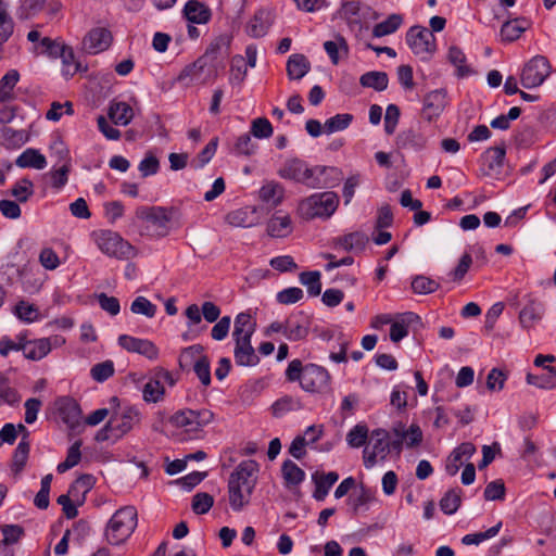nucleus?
<instances>
[{
    "label": "nucleus",
    "mask_w": 556,
    "mask_h": 556,
    "mask_svg": "<svg viewBox=\"0 0 556 556\" xmlns=\"http://www.w3.org/2000/svg\"><path fill=\"white\" fill-rule=\"evenodd\" d=\"M213 419L214 414L210 409H185L175 413L170 417V422L173 426L182 428L188 432H195L211 424Z\"/></svg>",
    "instance_id": "obj_10"
},
{
    "label": "nucleus",
    "mask_w": 556,
    "mask_h": 556,
    "mask_svg": "<svg viewBox=\"0 0 556 556\" xmlns=\"http://www.w3.org/2000/svg\"><path fill=\"white\" fill-rule=\"evenodd\" d=\"M112 42V35L109 29L104 27H97L91 29L83 41V47L89 54H98L106 50Z\"/></svg>",
    "instance_id": "obj_15"
},
{
    "label": "nucleus",
    "mask_w": 556,
    "mask_h": 556,
    "mask_svg": "<svg viewBox=\"0 0 556 556\" xmlns=\"http://www.w3.org/2000/svg\"><path fill=\"white\" fill-rule=\"evenodd\" d=\"M503 526L502 521H498L495 526L489 528L483 532L468 533L463 536L462 543L465 545H479L483 541L490 540L498 534Z\"/></svg>",
    "instance_id": "obj_50"
},
{
    "label": "nucleus",
    "mask_w": 556,
    "mask_h": 556,
    "mask_svg": "<svg viewBox=\"0 0 556 556\" xmlns=\"http://www.w3.org/2000/svg\"><path fill=\"white\" fill-rule=\"evenodd\" d=\"M225 220L232 227L250 228L260 223L261 216L256 206H244L229 212Z\"/></svg>",
    "instance_id": "obj_17"
},
{
    "label": "nucleus",
    "mask_w": 556,
    "mask_h": 556,
    "mask_svg": "<svg viewBox=\"0 0 556 556\" xmlns=\"http://www.w3.org/2000/svg\"><path fill=\"white\" fill-rule=\"evenodd\" d=\"M403 17L400 14H391L387 20L376 24L372 29L375 38L384 37L394 34L402 25Z\"/></svg>",
    "instance_id": "obj_38"
},
{
    "label": "nucleus",
    "mask_w": 556,
    "mask_h": 556,
    "mask_svg": "<svg viewBox=\"0 0 556 556\" xmlns=\"http://www.w3.org/2000/svg\"><path fill=\"white\" fill-rule=\"evenodd\" d=\"M81 441H75L67 450L66 458L64 462L60 463L56 467L59 473H64L71 468L75 467L81 458L80 453Z\"/></svg>",
    "instance_id": "obj_51"
},
{
    "label": "nucleus",
    "mask_w": 556,
    "mask_h": 556,
    "mask_svg": "<svg viewBox=\"0 0 556 556\" xmlns=\"http://www.w3.org/2000/svg\"><path fill=\"white\" fill-rule=\"evenodd\" d=\"M138 526V514L135 506L127 505L117 509L108 520L103 536L113 546L128 541Z\"/></svg>",
    "instance_id": "obj_3"
},
{
    "label": "nucleus",
    "mask_w": 556,
    "mask_h": 556,
    "mask_svg": "<svg viewBox=\"0 0 556 556\" xmlns=\"http://www.w3.org/2000/svg\"><path fill=\"white\" fill-rule=\"evenodd\" d=\"M420 323V317L413 312L396 314L390 327V339L392 342H400L408 336L409 327Z\"/></svg>",
    "instance_id": "obj_20"
},
{
    "label": "nucleus",
    "mask_w": 556,
    "mask_h": 556,
    "mask_svg": "<svg viewBox=\"0 0 556 556\" xmlns=\"http://www.w3.org/2000/svg\"><path fill=\"white\" fill-rule=\"evenodd\" d=\"M60 59L62 60V75L66 79L81 71V65L76 61L74 51L71 47L67 46V48L63 50Z\"/></svg>",
    "instance_id": "obj_47"
},
{
    "label": "nucleus",
    "mask_w": 556,
    "mask_h": 556,
    "mask_svg": "<svg viewBox=\"0 0 556 556\" xmlns=\"http://www.w3.org/2000/svg\"><path fill=\"white\" fill-rule=\"evenodd\" d=\"M248 66L242 55H235L230 64L229 83L240 85L247 77Z\"/></svg>",
    "instance_id": "obj_52"
},
{
    "label": "nucleus",
    "mask_w": 556,
    "mask_h": 556,
    "mask_svg": "<svg viewBox=\"0 0 556 556\" xmlns=\"http://www.w3.org/2000/svg\"><path fill=\"white\" fill-rule=\"evenodd\" d=\"M251 134L257 139H267L273 135V126L265 117H257L251 123Z\"/></svg>",
    "instance_id": "obj_64"
},
{
    "label": "nucleus",
    "mask_w": 556,
    "mask_h": 556,
    "mask_svg": "<svg viewBox=\"0 0 556 556\" xmlns=\"http://www.w3.org/2000/svg\"><path fill=\"white\" fill-rule=\"evenodd\" d=\"M311 318L303 312H295L286 318V339L289 341H300L309 333Z\"/></svg>",
    "instance_id": "obj_14"
},
{
    "label": "nucleus",
    "mask_w": 556,
    "mask_h": 556,
    "mask_svg": "<svg viewBox=\"0 0 556 556\" xmlns=\"http://www.w3.org/2000/svg\"><path fill=\"white\" fill-rule=\"evenodd\" d=\"M552 66L544 55L531 58L522 67L520 83L526 89L540 87L549 76Z\"/></svg>",
    "instance_id": "obj_8"
},
{
    "label": "nucleus",
    "mask_w": 556,
    "mask_h": 556,
    "mask_svg": "<svg viewBox=\"0 0 556 556\" xmlns=\"http://www.w3.org/2000/svg\"><path fill=\"white\" fill-rule=\"evenodd\" d=\"M114 363L111 359L93 365L90 369L91 378L97 382H104L114 375Z\"/></svg>",
    "instance_id": "obj_57"
},
{
    "label": "nucleus",
    "mask_w": 556,
    "mask_h": 556,
    "mask_svg": "<svg viewBox=\"0 0 556 556\" xmlns=\"http://www.w3.org/2000/svg\"><path fill=\"white\" fill-rule=\"evenodd\" d=\"M320 273L318 270L303 271L300 274V282L306 287L311 296H317L321 292Z\"/></svg>",
    "instance_id": "obj_53"
},
{
    "label": "nucleus",
    "mask_w": 556,
    "mask_h": 556,
    "mask_svg": "<svg viewBox=\"0 0 556 556\" xmlns=\"http://www.w3.org/2000/svg\"><path fill=\"white\" fill-rule=\"evenodd\" d=\"M258 465L255 460L241 462L230 475L228 482L229 504L233 511H241L250 502L255 488V472Z\"/></svg>",
    "instance_id": "obj_2"
},
{
    "label": "nucleus",
    "mask_w": 556,
    "mask_h": 556,
    "mask_svg": "<svg viewBox=\"0 0 556 556\" xmlns=\"http://www.w3.org/2000/svg\"><path fill=\"white\" fill-rule=\"evenodd\" d=\"M90 236L98 249L109 257L127 260L134 254L131 244L113 230L99 229Z\"/></svg>",
    "instance_id": "obj_6"
},
{
    "label": "nucleus",
    "mask_w": 556,
    "mask_h": 556,
    "mask_svg": "<svg viewBox=\"0 0 556 556\" xmlns=\"http://www.w3.org/2000/svg\"><path fill=\"white\" fill-rule=\"evenodd\" d=\"M117 343L123 350L139 354L149 361H155L160 355L159 348L149 339L121 334L117 338Z\"/></svg>",
    "instance_id": "obj_13"
},
{
    "label": "nucleus",
    "mask_w": 556,
    "mask_h": 556,
    "mask_svg": "<svg viewBox=\"0 0 556 556\" xmlns=\"http://www.w3.org/2000/svg\"><path fill=\"white\" fill-rule=\"evenodd\" d=\"M58 409L64 422L74 427L79 424L81 418V408L77 401L72 397H62L58 401Z\"/></svg>",
    "instance_id": "obj_28"
},
{
    "label": "nucleus",
    "mask_w": 556,
    "mask_h": 556,
    "mask_svg": "<svg viewBox=\"0 0 556 556\" xmlns=\"http://www.w3.org/2000/svg\"><path fill=\"white\" fill-rule=\"evenodd\" d=\"M285 187L270 180L265 182L258 190V199L271 208L279 206L285 199Z\"/></svg>",
    "instance_id": "obj_23"
},
{
    "label": "nucleus",
    "mask_w": 556,
    "mask_h": 556,
    "mask_svg": "<svg viewBox=\"0 0 556 556\" xmlns=\"http://www.w3.org/2000/svg\"><path fill=\"white\" fill-rule=\"evenodd\" d=\"M256 330V320L250 312H241L235 317L233 321V341L252 340Z\"/></svg>",
    "instance_id": "obj_22"
},
{
    "label": "nucleus",
    "mask_w": 556,
    "mask_h": 556,
    "mask_svg": "<svg viewBox=\"0 0 556 556\" xmlns=\"http://www.w3.org/2000/svg\"><path fill=\"white\" fill-rule=\"evenodd\" d=\"M46 0H22L16 8V17L18 21H28L36 16L45 5Z\"/></svg>",
    "instance_id": "obj_42"
},
{
    "label": "nucleus",
    "mask_w": 556,
    "mask_h": 556,
    "mask_svg": "<svg viewBox=\"0 0 556 556\" xmlns=\"http://www.w3.org/2000/svg\"><path fill=\"white\" fill-rule=\"evenodd\" d=\"M173 208L164 206H139L136 210L137 218L154 226L156 233L162 237L168 233V224L173 218Z\"/></svg>",
    "instance_id": "obj_11"
},
{
    "label": "nucleus",
    "mask_w": 556,
    "mask_h": 556,
    "mask_svg": "<svg viewBox=\"0 0 556 556\" xmlns=\"http://www.w3.org/2000/svg\"><path fill=\"white\" fill-rule=\"evenodd\" d=\"M530 27V21L525 17H517L505 22L501 27V38L503 41L513 42L520 38Z\"/></svg>",
    "instance_id": "obj_30"
},
{
    "label": "nucleus",
    "mask_w": 556,
    "mask_h": 556,
    "mask_svg": "<svg viewBox=\"0 0 556 556\" xmlns=\"http://www.w3.org/2000/svg\"><path fill=\"white\" fill-rule=\"evenodd\" d=\"M70 170V162L63 163L59 168L51 169V185L54 189L61 190L67 184Z\"/></svg>",
    "instance_id": "obj_63"
},
{
    "label": "nucleus",
    "mask_w": 556,
    "mask_h": 556,
    "mask_svg": "<svg viewBox=\"0 0 556 556\" xmlns=\"http://www.w3.org/2000/svg\"><path fill=\"white\" fill-rule=\"evenodd\" d=\"M269 28V21L267 14L263 11L257 12L248 23L247 33L254 38H260L266 35Z\"/></svg>",
    "instance_id": "obj_44"
},
{
    "label": "nucleus",
    "mask_w": 556,
    "mask_h": 556,
    "mask_svg": "<svg viewBox=\"0 0 556 556\" xmlns=\"http://www.w3.org/2000/svg\"><path fill=\"white\" fill-rule=\"evenodd\" d=\"M324 49L332 64L337 65L341 59L349 54V46L344 37L336 36L333 40L324 42Z\"/></svg>",
    "instance_id": "obj_35"
},
{
    "label": "nucleus",
    "mask_w": 556,
    "mask_h": 556,
    "mask_svg": "<svg viewBox=\"0 0 556 556\" xmlns=\"http://www.w3.org/2000/svg\"><path fill=\"white\" fill-rule=\"evenodd\" d=\"M544 314V305L534 299H529L519 313V321L523 328L533 327L541 320Z\"/></svg>",
    "instance_id": "obj_25"
},
{
    "label": "nucleus",
    "mask_w": 556,
    "mask_h": 556,
    "mask_svg": "<svg viewBox=\"0 0 556 556\" xmlns=\"http://www.w3.org/2000/svg\"><path fill=\"white\" fill-rule=\"evenodd\" d=\"M353 121V115L344 113L337 114L325 122V131L333 134L346 129Z\"/></svg>",
    "instance_id": "obj_55"
},
{
    "label": "nucleus",
    "mask_w": 556,
    "mask_h": 556,
    "mask_svg": "<svg viewBox=\"0 0 556 556\" xmlns=\"http://www.w3.org/2000/svg\"><path fill=\"white\" fill-rule=\"evenodd\" d=\"M315 483V491L313 497L317 502H323L328 495L332 485L339 480V475L336 471H329L327 473H315L313 475Z\"/></svg>",
    "instance_id": "obj_31"
},
{
    "label": "nucleus",
    "mask_w": 556,
    "mask_h": 556,
    "mask_svg": "<svg viewBox=\"0 0 556 556\" xmlns=\"http://www.w3.org/2000/svg\"><path fill=\"white\" fill-rule=\"evenodd\" d=\"M10 194L21 203L27 202L34 194L33 181L26 177L18 179L12 186Z\"/></svg>",
    "instance_id": "obj_45"
},
{
    "label": "nucleus",
    "mask_w": 556,
    "mask_h": 556,
    "mask_svg": "<svg viewBox=\"0 0 556 556\" xmlns=\"http://www.w3.org/2000/svg\"><path fill=\"white\" fill-rule=\"evenodd\" d=\"M218 139L213 138L204 149L198 154V156L191 162V165L195 169L204 167L215 155L217 150Z\"/></svg>",
    "instance_id": "obj_59"
},
{
    "label": "nucleus",
    "mask_w": 556,
    "mask_h": 556,
    "mask_svg": "<svg viewBox=\"0 0 556 556\" xmlns=\"http://www.w3.org/2000/svg\"><path fill=\"white\" fill-rule=\"evenodd\" d=\"M439 286V282L425 276H416L412 281V289L418 294L432 293L438 290Z\"/></svg>",
    "instance_id": "obj_60"
},
{
    "label": "nucleus",
    "mask_w": 556,
    "mask_h": 556,
    "mask_svg": "<svg viewBox=\"0 0 556 556\" xmlns=\"http://www.w3.org/2000/svg\"><path fill=\"white\" fill-rule=\"evenodd\" d=\"M49 353V343L46 338L34 339L24 346V356L30 361H40Z\"/></svg>",
    "instance_id": "obj_40"
},
{
    "label": "nucleus",
    "mask_w": 556,
    "mask_h": 556,
    "mask_svg": "<svg viewBox=\"0 0 556 556\" xmlns=\"http://www.w3.org/2000/svg\"><path fill=\"white\" fill-rule=\"evenodd\" d=\"M13 314L25 324H33L41 320L42 318L38 306L25 300L15 304Z\"/></svg>",
    "instance_id": "obj_36"
},
{
    "label": "nucleus",
    "mask_w": 556,
    "mask_h": 556,
    "mask_svg": "<svg viewBox=\"0 0 556 556\" xmlns=\"http://www.w3.org/2000/svg\"><path fill=\"white\" fill-rule=\"evenodd\" d=\"M165 388L159 380H150L143 387L142 396L146 402L156 403L162 400Z\"/></svg>",
    "instance_id": "obj_58"
},
{
    "label": "nucleus",
    "mask_w": 556,
    "mask_h": 556,
    "mask_svg": "<svg viewBox=\"0 0 556 556\" xmlns=\"http://www.w3.org/2000/svg\"><path fill=\"white\" fill-rule=\"evenodd\" d=\"M15 22L7 9H0V50L13 36Z\"/></svg>",
    "instance_id": "obj_49"
},
{
    "label": "nucleus",
    "mask_w": 556,
    "mask_h": 556,
    "mask_svg": "<svg viewBox=\"0 0 556 556\" xmlns=\"http://www.w3.org/2000/svg\"><path fill=\"white\" fill-rule=\"evenodd\" d=\"M184 14L188 22L193 24H206L211 20V10L198 0H189L184 8Z\"/></svg>",
    "instance_id": "obj_27"
},
{
    "label": "nucleus",
    "mask_w": 556,
    "mask_h": 556,
    "mask_svg": "<svg viewBox=\"0 0 556 556\" xmlns=\"http://www.w3.org/2000/svg\"><path fill=\"white\" fill-rule=\"evenodd\" d=\"M392 448L389 440V432L384 429H376L371 433L369 445L364 450V465L367 469L372 468L378 459L384 460Z\"/></svg>",
    "instance_id": "obj_9"
},
{
    "label": "nucleus",
    "mask_w": 556,
    "mask_h": 556,
    "mask_svg": "<svg viewBox=\"0 0 556 556\" xmlns=\"http://www.w3.org/2000/svg\"><path fill=\"white\" fill-rule=\"evenodd\" d=\"M293 231V222L288 213L282 211L275 212L266 224V232L269 237L282 239Z\"/></svg>",
    "instance_id": "obj_16"
},
{
    "label": "nucleus",
    "mask_w": 556,
    "mask_h": 556,
    "mask_svg": "<svg viewBox=\"0 0 556 556\" xmlns=\"http://www.w3.org/2000/svg\"><path fill=\"white\" fill-rule=\"evenodd\" d=\"M287 485H298L305 479V472L292 460H286L281 467Z\"/></svg>",
    "instance_id": "obj_46"
},
{
    "label": "nucleus",
    "mask_w": 556,
    "mask_h": 556,
    "mask_svg": "<svg viewBox=\"0 0 556 556\" xmlns=\"http://www.w3.org/2000/svg\"><path fill=\"white\" fill-rule=\"evenodd\" d=\"M339 195L333 191L313 193L302 199L296 206L298 216L306 222L329 219L339 206Z\"/></svg>",
    "instance_id": "obj_4"
},
{
    "label": "nucleus",
    "mask_w": 556,
    "mask_h": 556,
    "mask_svg": "<svg viewBox=\"0 0 556 556\" xmlns=\"http://www.w3.org/2000/svg\"><path fill=\"white\" fill-rule=\"evenodd\" d=\"M333 167L315 166L307 167L306 164L298 159L287 161L278 170V175L283 179L301 182L309 188H321L328 186V182L323 179L327 172H334Z\"/></svg>",
    "instance_id": "obj_5"
},
{
    "label": "nucleus",
    "mask_w": 556,
    "mask_h": 556,
    "mask_svg": "<svg viewBox=\"0 0 556 556\" xmlns=\"http://www.w3.org/2000/svg\"><path fill=\"white\" fill-rule=\"evenodd\" d=\"M359 83L363 87L383 91L388 88L389 78L384 72H367L361 76Z\"/></svg>",
    "instance_id": "obj_41"
},
{
    "label": "nucleus",
    "mask_w": 556,
    "mask_h": 556,
    "mask_svg": "<svg viewBox=\"0 0 556 556\" xmlns=\"http://www.w3.org/2000/svg\"><path fill=\"white\" fill-rule=\"evenodd\" d=\"M94 485V477L92 475H81L78 477L74 483L70 486L68 493L72 496H76V494H81L85 496Z\"/></svg>",
    "instance_id": "obj_62"
},
{
    "label": "nucleus",
    "mask_w": 556,
    "mask_h": 556,
    "mask_svg": "<svg viewBox=\"0 0 556 556\" xmlns=\"http://www.w3.org/2000/svg\"><path fill=\"white\" fill-rule=\"evenodd\" d=\"M392 432L395 439L392 441V448L401 451L404 446L406 448H413L421 444L424 433L419 425L412 424L408 428L404 424L399 422L393 426Z\"/></svg>",
    "instance_id": "obj_12"
},
{
    "label": "nucleus",
    "mask_w": 556,
    "mask_h": 556,
    "mask_svg": "<svg viewBox=\"0 0 556 556\" xmlns=\"http://www.w3.org/2000/svg\"><path fill=\"white\" fill-rule=\"evenodd\" d=\"M476 453V446L470 442H464L455 447L445 463V471L448 476H455L460 466L464 465L465 462L469 460L472 455Z\"/></svg>",
    "instance_id": "obj_19"
},
{
    "label": "nucleus",
    "mask_w": 556,
    "mask_h": 556,
    "mask_svg": "<svg viewBox=\"0 0 556 556\" xmlns=\"http://www.w3.org/2000/svg\"><path fill=\"white\" fill-rule=\"evenodd\" d=\"M368 438V428L364 424H357L346 434V442L351 447L363 446Z\"/></svg>",
    "instance_id": "obj_56"
},
{
    "label": "nucleus",
    "mask_w": 556,
    "mask_h": 556,
    "mask_svg": "<svg viewBox=\"0 0 556 556\" xmlns=\"http://www.w3.org/2000/svg\"><path fill=\"white\" fill-rule=\"evenodd\" d=\"M447 60L455 67L457 78H466L475 74V70L467 63V56L460 48L452 46L447 52Z\"/></svg>",
    "instance_id": "obj_26"
},
{
    "label": "nucleus",
    "mask_w": 556,
    "mask_h": 556,
    "mask_svg": "<svg viewBox=\"0 0 556 556\" xmlns=\"http://www.w3.org/2000/svg\"><path fill=\"white\" fill-rule=\"evenodd\" d=\"M141 420V414L136 407H127L119 416H113L109 420V427H114L115 438L129 432Z\"/></svg>",
    "instance_id": "obj_18"
},
{
    "label": "nucleus",
    "mask_w": 556,
    "mask_h": 556,
    "mask_svg": "<svg viewBox=\"0 0 556 556\" xmlns=\"http://www.w3.org/2000/svg\"><path fill=\"white\" fill-rule=\"evenodd\" d=\"M17 70H9L0 79V103H10L16 99L14 88L20 81Z\"/></svg>",
    "instance_id": "obj_32"
},
{
    "label": "nucleus",
    "mask_w": 556,
    "mask_h": 556,
    "mask_svg": "<svg viewBox=\"0 0 556 556\" xmlns=\"http://www.w3.org/2000/svg\"><path fill=\"white\" fill-rule=\"evenodd\" d=\"M30 451L29 440L20 441L12 457V470L15 473L21 472L26 466Z\"/></svg>",
    "instance_id": "obj_48"
},
{
    "label": "nucleus",
    "mask_w": 556,
    "mask_h": 556,
    "mask_svg": "<svg viewBox=\"0 0 556 556\" xmlns=\"http://www.w3.org/2000/svg\"><path fill=\"white\" fill-rule=\"evenodd\" d=\"M108 115L115 125L127 126L134 118V110L124 101L113 102L110 104Z\"/></svg>",
    "instance_id": "obj_33"
},
{
    "label": "nucleus",
    "mask_w": 556,
    "mask_h": 556,
    "mask_svg": "<svg viewBox=\"0 0 556 556\" xmlns=\"http://www.w3.org/2000/svg\"><path fill=\"white\" fill-rule=\"evenodd\" d=\"M311 70V63L303 54H292L287 62V74L290 79H301Z\"/></svg>",
    "instance_id": "obj_34"
},
{
    "label": "nucleus",
    "mask_w": 556,
    "mask_h": 556,
    "mask_svg": "<svg viewBox=\"0 0 556 556\" xmlns=\"http://www.w3.org/2000/svg\"><path fill=\"white\" fill-rule=\"evenodd\" d=\"M130 311L134 314L153 318L156 314L157 307L149 299L140 295L131 302Z\"/></svg>",
    "instance_id": "obj_54"
},
{
    "label": "nucleus",
    "mask_w": 556,
    "mask_h": 556,
    "mask_svg": "<svg viewBox=\"0 0 556 556\" xmlns=\"http://www.w3.org/2000/svg\"><path fill=\"white\" fill-rule=\"evenodd\" d=\"M38 261L47 270H54L61 265V260L58 253L49 247L40 250Z\"/></svg>",
    "instance_id": "obj_61"
},
{
    "label": "nucleus",
    "mask_w": 556,
    "mask_h": 556,
    "mask_svg": "<svg viewBox=\"0 0 556 556\" xmlns=\"http://www.w3.org/2000/svg\"><path fill=\"white\" fill-rule=\"evenodd\" d=\"M447 104V92L445 89H435L424 98V113L428 121L441 115Z\"/></svg>",
    "instance_id": "obj_21"
},
{
    "label": "nucleus",
    "mask_w": 556,
    "mask_h": 556,
    "mask_svg": "<svg viewBox=\"0 0 556 556\" xmlns=\"http://www.w3.org/2000/svg\"><path fill=\"white\" fill-rule=\"evenodd\" d=\"M285 377L289 382H299L301 389L308 393H323L331 383V376L327 368L314 363L304 364L299 358L288 364Z\"/></svg>",
    "instance_id": "obj_1"
},
{
    "label": "nucleus",
    "mask_w": 556,
    "mask_h": 556,
    "mask_svg": "<svg viewBox=\"0 0 556 556\" xmlns=\"http://www.w3.org/2000/svg\"><path fill=\"white\" fill-rule=\"evenodd\" d=\"M233 356L238 366L252 367L260 363V357L255 353L251 340L236 341Z\"/></svg>",
    "instance_id": "obj_24"
},
{
    "label": "nucleus",
    "mask_w": 556,
    "mask_h": 556,
    "mask_svg": "<svg viewBox=\"0 0 556 556\" xmlns=\"http://www.w3.org/2000/svg\"><path fill=\"white\" fill-rule=\"evenodd\" d=\"M406 43L420 60H429L437 50L433 33L424 26H413L406 33Z\"/></svg>",
    "instance_id": "obj_7"
},
{
    "label": "nucleus",
    "mask_w": 556,
    "mask_h": 556,
    "mask_svg": "<svg viewBox=\"0 0 556 556\" xmlns=\"http://www.w3.org/2000/svg\"><path fill=\"white\" fill-rule=\"evenodd\" d=\"M204 68V63L202 60H198L194 63L186 66L177 77V81L184 84L185 86H190L193 84L201 83V76Z\"/></svg>",
    "instance_id": "obj_39"
},
{
    "label": "nucleus",
    "mask_w": 556,
    "mask_h": 556,
    "mask_svg": "<svg viewBox=\"0 0 556 556\" xmlns=\"http://www.w3.org/2000/svg\"><path fill=\"white\" fill-rule=\"evenodd\" d=\"M367 242L368 237L362 231L350 232L338 240L339 245L346 251H362Z\"/></svg>",
    "instance_id": "obj_43"
},
{
    "label": "nucleus",
    "mask_w": 556,
    "mask_h": 556,
    "mask_svg": "<svg viewBox=\"0 0 556 556\" xmlns=\"http://www.w3.org/2000/svg\"><path fill=\"white\" fill-rule=\"evenodd\" d=\"M15 165L20 168L43 169L47 159L38 149L27 148L16 157Z\"/></svg>",
    "instance_id": "obj_29"
},
{
    "label": "nucleus",
    "mask_w": 556,
    "mask_h": 556,
    "mask_svg": "<svg viewBox=\"0 0 556 556\" xmlns=\"http://www.w3.org/2000/svg\"><path fill=\"white\" fill-rule=\"evenodd\" d=\"M397 142L402 148H410L419 151L426 147L427 138L417 130L407 129L399 135Z\"/></svg>",
    "instance_id": "obj_37"
}]
</instances>
